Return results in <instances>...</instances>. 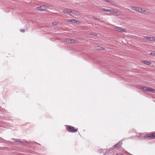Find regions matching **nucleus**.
<instances>
[{
	"label": "nucleus",
	"mask_w": 155,
	"mask_h": 155,
	"mask_svg": "<svg viewBox=\"0 0 155 155\" xmlns=\"http://www.w3.org/2000/svg\"><path fill=\"white\" fill-rule=\"evenodd\" d=\"M36 8L37 10L40 11L45 10L46 9V7L44 5L37 7Z\"/></svg>",
	"instance_id": "obj_7"
},
{
	"label": "nucleus",
	"mask_w": 155,
	"mask_h": 155,
	"mask_svg": "<svg viewBox=\"0 0 155 155\" xmlns=\"http://www.w3.org/2000/svg\"><path fill=\"white\" fill-rule=\"evenodd\" d=\"M106 2H111V0H105Z\"/></svg>",
	"instance_id": "obj_24"
},
{
	"label": "nucleus",
	"mask_w": 155,
	"mask_h": 155,
	"mask_svg": "<svg viewBox=\"0 0 155 155\" xmlns=\"http://www.w3.org/2000/svg\"><path fill=\"white\" fill-rule=\"evenodd\" d=\"M130 8H131V9L135 11L136 10V7H135L134 6H131V7H130Z\"/></svg>",
	"instance_id": "obj_17"
},
{
	"label": "nucleus",
	"mask_w": 155,
	"mask_h": 155,
	"mask_svg": "<svg viewBox=\"0 0 155 155\" xmlns=\"http://www.w3.org/2000/svg\"><path fill=\"white\" fill-rule=\"evenodd\" d=\"M140 88L142 89L143 90L145 91L150 92H154L155 91L154 89H152L149 87H141Z\"/></svg>",
	"instance_id": "obj_4"
},
{
	"label": "nucleus",
	"mask_w": 155,
	"mask_h": 155,
	"mask_svg": "<svg viewBox=\"0 0 155 155\" xmlns=\"http://www.w3.org/2000/svg\"><path fill=\"white\" fill-rule=\"evenodd\" d=\"M58 22H57L54 21L52 23V24L54 26L58 24Z\"/></svg>",
	"instance_id": "obj_16"
},
{
	"label": "nucleus",
	"mask_w": 155,
	"mask_h": 155,
	"mask_svg": "<svg viewBox=\"0 0 155 155\" xmlns=\"http://www.w3.org/2000/svg\"><path fill=\"white\" fill-rule=\"evenodd\" d=\"M96 49L97 50H103L104 49V48L100 46H97L96 48Z\"/></svg>",
	"instance_id": "obj_14"
},
{
	"label": "nucleus",
	"mask_w": 155,
	"mask_h": 155,
	"mask_svg": "<svg viewBox=\"0 0 155 155\" xmlns=\"http://www.w3.org/2000/svg\"><path fill=\"white\" fill-rule=\"evenodd\" d=\"M74 17H76L80 15V13L78 11H71V13L70 14Z\"/></svg>",
	"instance_id": "obj_5"
},
{
	"label": "nucleus",
	"mask_w": 155,
	"mask_h": 155,
	"mask_svg": "<svg viewBox=\"0 0 155 155\" xmlns=\"http://www.w3.org/2000/svg\"><path fill=\"white\" fill-rule=\"evenodd\" d=\"M69 20H70V19H66V21H68L69 22Z\"/></svg>",
	"instance_id": "obj_26"
},
{
	"label": "nucleus",
	"mask_w": 155,
	"mask_h": 155,
	"mask_svg": "<svg viewBox=\"0 0 155 155\" xmlns=\"http://www.w3.org/2000/svg\"><path fill=\"white\" fill-rule=\"evenodd\" d=\"M141 62L148 65H150L151 63L150 61L146 60H142L141 61Z\"/></svg>",
	"instance_id": "obj_9"
},
{
	"label": "nucleus",
	"mask_w": 155,
	"mask_h": 155,
	"mask_svg": "<svg viewBox=\"0 0 155 155\" xmlns=\"http://www.w3.org/2000/svg\"><path fill=\"white\" fill-rule=\"evenodd\" d=\"M67 41L69 43H74L75 42V41L74 40L69 38L67 39Z\"/></svg>",
	"instance_id": "obj_10"
},
{
	"label": "nucleus",
	"mask_w": 155,
	"mask_h": 155,
	"mask_svg": "<svg viewBox=\"0 0 155 155\" xmlns=\"http://www.w3.org/2000/svg\"><path fill=\"white\" fill-rule=\"evenodd\" d=\"M66 129L68 132L72 133L75 132L78 130V128H76L70 126H67L66 127Z\"/></svg>",
	"instance_id": "obj_2"
},
{
	"label": "nucleus",
	"mask_w": 155,
	"mask_h": 155,
	"mask_svg": "<svg viewBox=\"0 0 155 155\" xmlns=\"http://www.w3.org/2000/svg\"><path fill=\"white\" fill-rule=\"evenodd\" d=\"M121 144L120 143H117V144L114 145V147L115 148H120L121 147Z\"/></svg>",
	"instance_id": "obj_11"
},
{
	"label": "nucleus",
	"mask_w": 155,
	"mask_h": 155,
	"mask_svg": "<svg viewBox=\"0 0 155 155\" xmlns=\"http://www.w3.org/2000/svg\"><path fill=\"white\" fill-rule=\"evenodd\" d=\"M152 41H155V37H153V36H152Z\"/></svg>",
	"instance_id": "obj_20"
},
{
	"label": "nucleus",
	"mask_w": 155,
	"mask_h": 155,
	"mask_svg": "<svg viewBox=\"0 0 155 155\" xmlns=\"http://www.w3.org/2000/svg\"><path fill=\"white\" fill-rule=\"evenodd\" d=\"M20 31L21 32H24L25 31V29H24L21 30Z\"/></svg>",
	"instance_id": "obj_22"
},
{
	"label": "nucleus",
	"mask_w": 155,
	"mask_h": 155,
	"mask_svg": "<svg viewBox=\"0 0 155 155\" xmlns=\"http://www.w3.org/2000/svg\"><path fill=\"white\" fill-rule=\"evenodd\" d=\"M107 10V9H105L103 8L102 9V11H104L107 12V11H106V10Z\"/></svg>",
	"instance_id": "obj_23"
},
{
	"label": "nucleus",
	"mask_w": 155,
	"mask_h": 155,
	"mask_svg": "<svg viewBox=\"0 0 155 155\" xmlns=\"http://www.w3.org/2000/svg\"><path fill=\"white\" fill-rule=\"evenodd\" d=\"M149 37H148V36H144V38H145L146 39H149Z\"/></svg>",
	"instance_id": "obj_21"
},
{
	"label": "nucleus",
	"mask_w": 155,
	"mask_h": 155,
	"mask_svg": "<svg viewBox=\"0 0 155 155\" xmlns=\"http://www.w3.org/2000/svg\"><path fill=\"white\" fill-rule=\"evenodd\" d=\"M141 11L140 13L143 14H146L147 13L148 11L147 10L145 9H143L141 8Z\"/></svg>",
	"instance_id": "obj_12"
},
{
	"label": "nucleus",
	"mask_w": 155,
	"mask_h": 155,
	"mask_svg": "<svg viewBox=\"0 0 155 155\" xmlns=\"http://www.w3.org/2000/svg\"><path fill=\"white\" fill-rule=\"evenodd\" d=\"M143 138L149 139H155V133H151L148 135H145L143 137Z\"/></svg>",
	"instance_id": "obj_3"
},
{
	"label": "nucleus",
	"mask_w": 155,
	"mask_h": 155,
	"mask_svg": "<svg viewBox=\"0 0 155 155\" xmlns=\"http://www.w3.org/2000/svg\"><path fill=\"white\" fill-rule=\"evenodd\" d=\"M71 11L70 10L66 9L63 11V12L64 13H71Z\"/></svg>",
	"instance_id": "obj_13"
},
{
	"label": "nucleus",
	"mask_w": 155,
	"mask_h": 155,
	"mask_svg": "<svg viewBox=\"0 0 155 155\" xmlns=\"http://www.w3.org/2000/svg\"><path fill=\"white\" fill-rule=\"evenodd\" d=\"M150 55L155 56V52L154 51H153L151 53H150Z\"/></svg>",
	"instance_id": "obj_18"
},
{
	"label": "nucleus",
	"mask_w": 155,
	"mask_h": 155,
	"mask_svg": "<svg viewBox=\"0 0 155 155\" xmlns=\"http://www.w3.org/2000/svg\"><path fill=\"white\" fill-rule=\"evenodd\" d=\"M106 11L107 12H110L111 13H114L115 14H118L120 12L119 10L116 9H107Z\"/></svg>",
	"instance_id": "obj_6"
},
{
	"label": "nucleus",
	"mask_w": 155,
	"mask_h": 155,
	"mask_svg": "<svg viewBox=\"0 0 155 155\" xmlns=\"http://www.w3.org/2000/svg\"><path fill=\"white\" fill-rule=\"evenodd\" d=\"M10 54H8V55H7V57H10Z\"/></svg>",
	"instance_id": "obj_25"
},
{
	"label": "nucleus",
	"mask_w": 155,
	"mask_h": 155,
	"mask_svg": "<svg viewBox=\"0 0 155 155\" xmlns=\"http://www.w3.org/2000/svg\"><path fill=\"white\" fill-rule=\"evenodd\" d=\"M152 36L149 37V39H148L150 41H152Z\"/></svg>",
	"instance_id": "obj_19"
},
{
	"label": "nucleus",
	"mask_w": 155,
	"mask_h": 155,
	"mask_svg": "<svg viewBox=\"0 0 155 155\" xmlns=\"http://www.w3.org/2000/svg\"><path fill=\"white\" fill-rule=\"evenodd\" d=\"M141 8L139 7H138L136 8V10L135 11L140 13V12H141Z\"/></svg>",
	"instance_id": "obj_15"
},
{
	"label": "nucleus",
	"mask_w": 155,
	"mask_h": 155,
	"mask_svg": "<svg viewBox=\"0 0 155 155\" xmlns=\"http://www.w3.org/2000/svg\"><path fill=\"white\" fill-rule=\"evenodd\" d=\"M69 22H71L73 23H76L77 24H79L80 23L79 21L73 19H71L70 20H69Z\"/></svg>",
	"instance_id": "obj_8"
},
{
	"label": "nucleus",
	"mask_w": 155,
	"mask_h": 155,
	"mask_svg": "<svg viewBox=\"0 0 155 155\" xmlns=\"http://www.w3.org/2000/svg\"><path fill=\"white\" fill-rule=\"evenodd\" d=\"M111 27L114 28L117 32L121 33L126 32V29L124 28H122L121 27H118L114 25H111Z\"/></svg>",
	"instance_id": "obj_1"
}]
</instances>
